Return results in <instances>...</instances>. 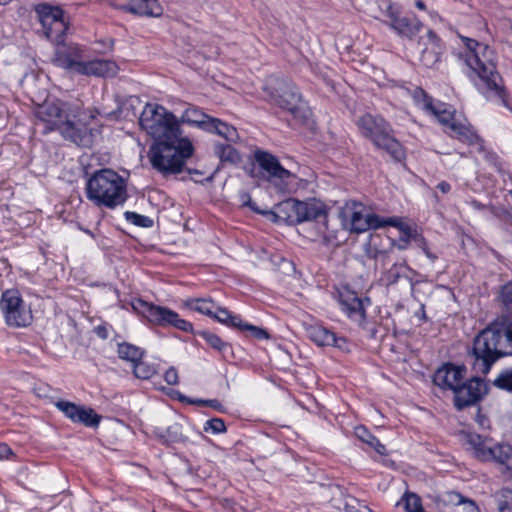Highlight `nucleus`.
Instances as JSON below:
<instances>
[{
    "label": "nucleus",
    "instance_id": "14",
    "mask_svg": "<svg viewBox=\"0 0 512 512\" xmlns=\"http://www.w3.org/2000/svg\"><path fill=\"white\" fill-rule=\"evenodd\" d=\"M35 12L46 38L59 43L68 28L63 10L58 6L40 3L35 6Z\"/></svg>",
    "mask_w": 512,
    "mask_h": 512
},
{
    "label": "nucleus",
    "instance_id": "50",
    "mask_svg": "<svg viewBox=\"0 0 512 512\" xmlns=\"http://www.w3.org/2000/svg\"><path fill=\"white\" fill-rule=\"evenodd\" d=\"M437 188L444 194L448 193L451 189V186L448 182L442 181L437 185Z\"/></svg>",
    "mask_w": 512,
    "mask_h": 512
},
{
    "label": "nucleus",
    "instance_id": "6",
    "mask_svg": "<svg viewBox=\"0 0 512 512\" xmlns=\"http://www.w3.org/2000/svg\"><path fill=\"white\" fill-rule=\"evenodd\" d=\"M86 190L88 199L110 209L122 205L127 198L125 181L110 169L96 172L88 180Z\"/></svg>",
    "mask_w": 512,
    "mask_h": 512
},
{
    "label": "nucleus",
    "instance_id": "51",
    "mask_svg": "<svg viewBox=\"0 0 512 512\" xmlns=\"http://www.w3.org/2000/svg\"><path fill=\"white\" fill-rule=\"evenodd\" d=\"M423 252L425 253V255L433 262L437 259L436 255L433 254L432 252H430V250L427 248V245L425 243H423Z\"/></svg>",
    "mask_w": 512,
    "mask_h": 512
},
{
    "label": "nucleus",
    "instance_id": "40",
    "mask_svg": "<svg viewBox=\"0 0 512 512\" xmlns=\"http://www.w3.org/2000/svg\"><path fill=\"white\" fill-rule=\"evenodd\" d=\"M125 215L128 221L140 227H151L153 224V221L149 217L139 215L135 212H126Z\"/></svg>",
    "mask_w": 512,
    "mask_h": 512
},
{
    "label": "nucleus",
    "instance_id": "15",
    "mask_svg": "<svg viewBox=\"0 0 512 512\" xmlns=\"http://www.w3.org/2000/svg\"><path fill=\"white\" fill-rule=\"evenodd\" d=\"M299 222L315 221L317 227V234L312 238L313 240H322L325 243H330L333 236L328 231L327 226V212L322 202L316 200L299 201Z\"/></svg>",
    "mask_w": 512,
    "mask_h": 512
},
{
    "label": "nucleus",
    "instance_id": "13",
    "mask_svg": "<svg viewBox=\"0 0 512 512\" xmlns=\"http://www.w3.org/2000/svg\"><path fill=\"white\" fill-rule=\"evenodd\" d=\"M254 157L261 169L262 177L274 186L277 191H287L293 174L285 169L274 155L268 152L258 150L255 152Z\"/></svg>",
    "mask_w": 512,
    "mask_h": 512
},
{
    "label": "nucleus",
    "instance_id": "49",
    "mask_svg": "<svg viewBox=\"0 0 512 512\" xmlns=\"http://www.w3.org/2000/svg\"><path fill=\"white\" fill-rule=\"evenodd\" d=\"M196 403L199 404V405H203V406L209 405V406L214 407V408H219V406H220V404H219V402L217 400H208V401H206V400H199Z\"/></svg>",
    "mask_w": 512,
    "mask_h": 512
},
{
    "label": "nucleus",
    "instance_id": "22",
    "mask_svg": "<svg viewBox=\"0 0 512 512\" xmlns=\"http://www.w3.org/2000/svg\"><path fill=\"white\" fill-rule=\"evenodd\" d=\"M309 338L318 346H335L341 350L346 349V340L337 338L333 332L322 326L308 328Z\"/></svg>",
    "mask_w": 512,
    "mask_h": 512
},
{
    "label": "nucleus",
    "instance_id": "36",
    "mask_svg": "<svg viewBox=\"0 0 512 512\" xmlns=\"http://www.w3.org/2000/svg\"><path fill=\"white\" fill-rule=\"evenodd\" d=\"M156 370L154 366L142 362L141 360L134 363V375L139 379H150Z\"/></svg>",
    "mask_w": 512,
    "mask_h": 512
},
{
    "label": "nucleus",
    "instance_id": "17",
    "mask_svg": "<svg viewBox=\"0 0 512 512\" xmlns=\"http://www.w3.org/2000/svg\"><path fill=\"white\" fill-rule=\"evenodd\" d=\"M56 407L73 422L81 423L87 427H96L100 423L101 416L92 408L76 405L68 401H59Z\"/></svg>",
    "mask_w": 512,
    "mask_h": 512
},
{
    "label": "nucleus",
    "instance_id": "32",
    "mask_svg": "<svg viewBox=\"0 0 512 512\" xmlns=\"http://www.w3.org/2000/svg\"><path fill=\"white\" fill-rule=\"evenodd\" d=\"M212 318L228 326L242 328L241 319L238 318L237 316L231 315L230 312L225 308L216 306Z\"/></svg>",
    "mask_w": 512,
    "mask_h": 512
},
{
    "label": "nucleus",
    "instance_id": "23",
    "mask_svg": "<svg viewBox=\"0 0 512 512\" xmlns=\"http://www.w3.org/2000/svg\"><path fill=\"white\" fill-rule=\"evenodd\" d=\"M213 117L208 116L196 107H188L182 114L180 120L176 121L180 123H187L190 125L197 126L203 130H207Z\"/></svg>",
    "mask_w": 512,
    "mask_h": 512
},
{
    "label": "nucleus",
    "instance_id": "21",
    "mask_svg": "<svg viewBox=\"0 0 512 512\" xmlns=\"http://www.w3.org/2000/svg\"><path fill=\"white\" fill-rule=\"evenodd\" d=\"M299 201L295 199L285 200L275 206L274 210L263 212L273 222L284 221L286 223H299Z\"/></svg>",
    "mask_w": 512,
    "mask_h": 512
},
{
    "label": "nucleus",
    "instance_id": "9",
    "mask_svg": "<svg viewBox=\"0 0 512 512\" xmlns=\"http://www.w3.org/2000/svg\"><path fill=\"white\" fill-rule=\"evenodd\" d=\"M357 126L362 135L369 138L378 149L384 150L396 161L404 159L405 152L401 144L391 136L390 126L382 117L365 114L358 119Z\"/></svg>",
    "mask_w": 512,
    "mask_h": 512
},
{
    "label": "nucleus",
    "instance_id": "26",
    "mask_svg": "<svg viewBox=\"0 0 512 512\" xmlns=\"http://www.w3.org/2000/svg\"><path fill=\"white\" fill-rule=\"evenodd\" d=\"M492 454L493 458L491 461L504 467L512 476V446L508 444L495 445Z\"/></svg>",
    "mask_w": 512,
    "mask_h": 512
},
{
    "label": "nucleus",
    "instance_id": "24",
    "mask_svg": "<svg viewBox=\"0 0 512 512\" xmlns=\"http://www.w3.org/2000/svg\"><path fill=\"white\" fill-rule=\"evenodd\" d=\"M391 28H393L398 34L406 37H412L415 35L420 29V22L413 18H405L399 17V14L394 17L389 23Z\"/></svg>",
    "mask_w": 512,
    "mask_h": 512
},
{
    "label": "nucleus",
    "instance_id": "54",
    "mask_svg": "<svg viewBox=\"0 0 512 512\" xmlns=\"http://www.w3.org/2000/svg\"><path fill=\"white\" fill-rule=\"evenodd\" d=\"M416 6L419 8V9H424L425 8V5H424V2L419 0L416 2Z\"/></svg>",
    "mask_w": 512,
    "mask_h": 512
},
{
    "label": "nucleus",
    "instance_id": "18",
    "mask_svg": "<svg viewBox=\"0 0 512 512\" xmlns=\"http://www.w3.org/2000/svg\"><path fill=\"white\" fill-rule=\"evenodd\" d=\"M460 437L475 458L484 462L492 460V450L495 445H493L491 438L470 431H461Z\"/></svg>",
    "mask_w": 512,
    "mask_h": 512
},
{
    "label": "nucleus",
    "instance_id": "41",
    "mask_svg": "<svg viewBox=\"0 0 512 512\" xmlns=\"http://www.w3.org/2000/svg\"><path fill=\"white\" fill-rule=\"evenodd\" d=\"M499 299L503 305L512 310V283L509 282L501 287L499 292Z\"/></svg>",
    "mask_w": 512,
    "mask_h": 512
},
{
    "label": "nucleus",
    "instance_id": "53",
    "mask_svg": "<svg viewBox=\"0 0 512 512\" xmlns=\"http://www.w3.org/2000/svg\"><path fill=\"white\" fill-rule=\"evenodd\" d=\"M477 421L479 425L482 427H485V424L488 422V420L485 417H479Z\"/></svg>",
    "mask_w": 512,
    "mask_h": 512
},
{
    "label": "nucleus",
    "instance_id": "37",
    "mask_svg": "<svg viewBox=\"0 0 512 512\" xmlns=\"http://www.w3.org/2000/svg\"><path fill=\"white\" fill-rule=\"evenodd\" d=\"M347 312L350 317H358L360 320L363 319L365 311L362 300L357 297H352L351 302L347 304Z\"/></svg>",
    "mask_w": 512,
    "mask_h": 512
},
{
    "label": "nucleus",
    "instance_id": "45",
    "mask_svg": "<svg viewBox=\"0 0 512 512\" xmlns=\"http://www.w3.org/2000/svg\"><path fill=\"white\" fill-rule=\"evenodd\" d=\"M164 379L169 385H176L178 383V373L174 367H170L164 375Z\"/></svg>",
    "mask_w": 512,
    "mask_h": 512
},
{
    "label": "nucleus",
    "instance_id": "39",
    "mask_svg": "<svg viewBox=\"0 0 512 512\" xmlns=\"http://www.w3.org/2000/svg\"><path fill=\"white\" fill-rule=\"evenodd\" d=\"M378 9L382 16H385L389 19L388 23L399 14L396 6L388 0H383L381 3H379Z\"/></svg>",
    "mask_w": 512,
    "mask_h": 512
},
{
    "label": "nucleus",
    "instance_id": "44",
    "mask_svg": "<svg viewBox=\"0 0 512 512\" xmlns=\"http://www.w3.org/2000/svg\"><path fill=\"white\" fill-rule=\"evenodd\" d=\"M212 430L214 433H221L226 430L225 423L222 419L213 418L206 422L205 430Z\"/></svg>",
    "mask_w": 512,
    "mask_h": 512
},
{
    "label": "nucleus",
    "instance_id": "48",
    "mask_svg": "<svg viewBox=\"0 0 512 512\" xmlns=\"http://www.w3.org/2000/svg\"><path fill=\"white\" fill-rule=\"evenodd\" d=\"M358 506L359 504L356 502L348 503L346 504L345 510L346 512H371V510L365 506H363L362 509H360Z\"/></svg>",
    "mask_w": 512,
    "mask_h": 512
},
{
    "label": "nucleus",
    "instance_id": "16",
    "mask_svg": "<svg viewBox=\"0 0 512 512\" xmlns=\"http://www.w3.org/2000/svg\"><path fill=\"white\" fill-rule=\"evenodd\" d=\"M486 384L478 377H473L468 382L460 383L455 390L454 402L458 409L475 404L486 393Z\"/></svg>",
    "mask_w": 512,
    "mask_h": 512
},
{
    "label": "nucleus",
    "instance_id": "8",
    "mask_svg": "<svg viewBox=\"0 0 512 512\" xmlns=\"http://www.w3.org/2000/svg\"><path fill=\"white\" fill-rule=\"evenodd\" d=\"M413 98L426 112L433 115L452 137L469 144L477 140V135L470 127L455 118V110L447 104H434L433 100L420 88L414 90Z\"/></svg>",
    "mask_w": 512,
    "mask_h": 512
},
{
    "label": "nucleus",
    "instance_id": "46",
    "mask_svg": "<svg viewBox=\"0 0 512 512\" xmlns=\"http://www.w3.org/2000/svg\"><path fill=\"white\" fill-rule=\"evenodd\" d=\"M206 339L213 348H216L218 350H221L222 347L224 346L222 340L214 334L207 335Z\"/></svg>",
    "mask_w": 512,
    "mask_h": 512
},
{
    "label": "nucleus",
    "instance_id": "34",
    "mask_svg": "<svg viewBox=\"0 0 512 512\" xmlns=\"http://www.w3.org/2000/svg\"><path fill=\"white\" fill-rule=\"evenodd\" d=\"M500 512H512V490L502 489L495 495Z\"/></svg>",
    "mask_w": 512,
    "mask_h": 512
},
{
    "label": "nucleus",
    "instance_id": "20",
    "mask_svg": "<svg viewBox=\"0 0 512 512\" xmlns=\"http://www.w3.org/2000/svg\"><path fill=\"white\" fill-rule=\"evenodd\" d=\"M115 6L139 16L159 17L162 7L156 0H114Z\"/></svg>",
    "mask_w": 512,
    "mask_h": 512
},
{
    "label": "nucleus",
    "instance_id": "33",
    "mask_svg": "<svg viewBox=\"0 0 512 512\" xmlns=\"http://www.w3.org/2000/svg\"><path fill=\"white\" fill-rule=\"evenodd\" d=\"M403 505L406 512H425L422 503L421 498L412 492H406L401 500L397 502V505Z\"/></svg>",
    "mask_w": 512,
    "mask_h": 512
},
{
    "label": "nucleus",
    "instance_id": "52",
    "mask_svg": "<svg viewBox=\"0 0 512 512\" xmlns=\"http://www.w3.org/2000/svg\"><path fill=\"white\" fill-rule=\"evenodd\" d=\"M469 205L471 207H473L474 209H478V210L484 209V207H485L483 204H481L480 202H478L476 200L470 201Z\"/></svg>",
    "mask_w": 512,
    "mask_h": 512
},
{
    "label": "nucleus",
    "instance_id": "11",
    "mask_svg": "<svg viewBox=\"0 0 512 512\" xmlns=\"http://www.w3.org/2000/svg\"><path fill=\"white\" fill-rule=\"evenodd\" d=\"M0 310L9 326L25 327L32 322V312L16 289H8L2 293Z\"/></svg>",
    "mask_w": 512,
    "mask_h": 512
},
{
    "label": "nucleus",
    "instance_id": "4",
    "mask_svg": "<svg viewBox=\"0 0 512 512\" xmlns=\"http://www.w3.org/2000/svg\"><path fill=\"white\" fill-rule=\"evenodd\" d=\"M465 47V63L481 80L487 92L502 97V78L496 70L494 51L486 44L472 38L461 37Z\"/></svg>",
    "mask_w": 512,
    "mask_h": 512
},
{
    "label": "nucleus",
    "instance_id": "25",
    "mask_svg": "<svg viewBox=\"0 0 512 512\" xmlns=\"http://www.w3.org/2000/svg\"><path fill=\"white\" fill-rule=\"evenodd\" d=\"M206 131L214 132L231 143L237 142L240 138L236 128L229 126L217 118H212Z\"/></svg>",
    "mask_w": 512,
    "mask_h": 512
},
{
    "label": "nucleus",
    "instance_id": "38",
    "mask_svg": "<svg viewBox=\"0 0 512 512\" xmlns=\"http://www.w3.org/2000/svg\"><path fill=\"white\" fill-rule=\"evenodd\" d=\"M494 385L512 392V369L503 371L495 380Z\"/></svg>",
    "mask_w": 512,
    "mask_h": 512
},
{
    "label": "nucleus",
    "instance_id": "31",
    "mask_svg": "<svg viewBox=\"0 0 512 512\" xmlns=\"http://www.w3.org/2000/svg\"><path fill=\"white\" fill-rule=\"evenodd\" d=\"M144 352L137 346L129 343H121L118 346V355L121 359L136 363L141 360Z\"/></svg>",
    "mask_w": 512,
    "mask_h": 512
},
{
    "label": "nucleus",
    "instance_id": "2",
    "mask_svg": "<svg viewBox=\"0 0 512 512\" xmlns=\"http://www.w3.org/2000/svg\"><path fill=\"white\" fill-rule=\"evenodd\" d=\"M39 119L47 123L49 129H58L62 136L78 146L89 147L93 143L94 132L88 128L94 115L80 111L76 105L68 103H45L37 110Z\"/></svg>",
    "mask_w": 512,
    "mask_h": 512
},
{
    "label": "nucleus",
    "instance_id": "7",
    "mask_svg": "<svg viewBox=\"0 0 512 512\" xmlns=\"http://www.w3.org/2000/svg\"><path fill=\"white\" fill-rule=\"evenodd\" d=\"M53 61L57 66L80 75L114 77L119 72L118 65L111 60L83 61L77 46L57 50Z\"/></svg>",
    "mask_w": 512,
    "mask_h": 512
},
{
    "label": "nucleus",
    "instance_id": "12",
    "mask_svg": "<svg viewBox=\"0 0 512 512\" xmlns=\"http://www.w3.org/2000/svg\"><path fill=\"white\" fill-rule=\"evenodd\" d=\"M132 306L135 311L144 316L149 322L160 326H174L182 331L192 330V324L165 307L156 306L141 299H136Z\"/></svg>",
    "mask_w": 512,
    "mask_h": 512
},
{
    "label": "nucleus",
    "instance_id": "42",
    "mask_svg": "<svg viewBox=\"0 0 512 512\" xmlns=\"http://www.w3.org/2000/svg\"><path fill=\"white\" fill-rule=\"evenodd\" d=\"M240 329L249 331L251 333V336L256 339H268L269 338L268 332L260 327H257V326H253V325L246 324V323L242 322V328H240Z\"/></svg>",
    "mask_w": 512,
    "mask_h": 512
},
{
    "label": "nucleus",
    "instance_id": "30",
    "mask_svg": "<svg viewBox=\"0 0 512 512\" xmlns=\"http://www.w3.org/2000/svg\"><path fill=\"white\" fill-rule=\"evenodd\" d=\"M428 36L430 39V47H427L423 50L420 61L426 67L433 66L439 59L438 52L436 50V36L432 31H428Z\"/></svg>",
    "mask_w": 512,
    "mask_h": 512
},
{
    "label": "nucleus",
    "instance_id": "43",
    "mask_svg": "<svg viewBox=\"0 0 512 512\" xmlns=\"http://www.w3.org/2000/svg\"><path fill=\"white\" fill-rule=\"evenodd\" d=\"M239 201H240L242 206L249 207L252 211H254L256 213H259V214L263 215V212L266 211V210L259 209L256 206V203L253 202V200L251 199L250 194L247 193V192H240L239 193Z\"/></svg>",
    "mask_w": 512,
    "mask_h": 512
},
{
    "label": "nucleus",
    "instance_id": "55",
    "mask_svg": "<svg viewBox=\"0 0 512 512\" xmlns=\"http://www.w3.org/2000/svg\"><path fill=\"white\" fill-rule=\"evenodd\" d=\"M97 330H98V334H99L100 336H102L103 338H105V337H106V335H105V329H104V328H100V327H99Z\"/></svg>",
    "mask_w": 512,
    "mask_h": 512
},
{
    "label": "nucleus",
    "instance_id": "47",
    "mask_svg": "<svg viewBox=\"0 0 512 512\" xmlns=\"http://www.w3.org/2000/svg\"><path fill=\"white\" fill-rule=\"evenodd\" d=\"M13 455L11 448L3 443H0V461L7 460L10 456Z\"/></svg>",
    "mask_w": 512,
    "mask_h": 512
},
{
    "label": "nucleus",
    "instance_id": "5",
    "mask_svg": "<svg viewBox=\"0 0 512 512\" xmlns=\"http://www.w3.org/2000/svg\"><path fill=\"white\" fill-rule=\"evenodd\" d=\"M263 91L267 94L268 101L289 112L301 123H309L311 110L292 82L272 76L266 80Z\"/></svg>",
    "mask_w": 512,
    "mask_h": 512
},
{
    "label": "nucleus",
    "instance_id": "27",
    "mask_svg": "<svg viewBox=\"0 0 512 512\" xmlns=\"http://www.w3.org/2000/svg\"><path fill=\"white\" fill-rule=\"evenodd\" d=\"M356 437L362 442L368 444L371 448H373L378 454L386 455L387 450L386 447L380 443V441L374 437L365 427L358 426L355 428Z\"/></svg>",
    "mask_w": 512,
    "mask_h": 512
},
{
    "label": "nucleus",
    "instance_id": "56",
    "mask_svg": "<svg viewBox=\"0 0 512 512\" xmlns=\"http://www.w3.org/2000/svg\"><path fill=\"white\" fill-rule=\"evenodd\" d=\"M12 0H0V5H6L8 4L9 2H11Z\"/></svg>",
    "mask_w": 512,
    "mask_h": 512
},
{
    "label": "nucleus",
    "instance_id": "35",
    "mask_svg": "<svg viewBox=\"0 0 512 512\" xmlns=\"http://www.w3.org/2000/svg\"><path fill=\"white\" fill-rule=\"evenodd\" d=\"M451 501H455L457 503L455 512H479L478 507L471 500L464 499L459 494H451Z\"/></svg>",
    "mask_w": 512,
    "mask_h": 512
},
{
    "label": "nucleus",
    "instance_id": "19",
    "mask_svg": "<svg viewBox=\"0 0 512 512\" xmlns=\"http://www.w3.org/2000/svg\"><path fill=\"white\" fill-rule=\"evenodd\" d=\"M464 375V367L446 364L435 372L433 381L437 386L444 389H451L455 392L462 382Z\"/></svg>",
    "mask_w": 512,
    "mask_h": 512
},
{
    "label": "nucleus",
    "instance_id": "29",
    "mask_svg": "<svg viewBox=\"0 0 512 512\" xmlns=\"http://www.w3.org/2000/svg\"><path fill=\"white\" fill-rule=\"evenodd\" d=\"M185 307L212 317L216 305L210 299H189L184 302Z\"/></svg>",
    "mask_w": 512,
    "mask_h": 512
},
{
    "label": "nucleus",
    "instance_id": "28",
    "mask_svg": "<svg viewBox=\"0 0 512 512\" xmlns=\"http://www.w3.org/2000/svg\"><path fill=\"white\" fill-rule=\"evenodd\" d=\"M215 153L221 162L238 164L242 160L240 153L230 144H216Z\"/></svg>",
    "mask_w": 512,
    "mask_h": 512
},
{
    "label": "nucleus",
    "instance_id": "10",
    "mask_svg": "<svg viewBox=\"0 0 512 512\" xmlns=\"http://www.w3.org/2000/svg\"><path fill=\"white\" fill-rule=\"evenodd\" d=\"M341 218L343 226L355 233H362L386 225L394 227L399 225L397 218L381 219L374 214L366 213L364 206L356 202L347 203L343 207Z\"/></svg>",
    "mask_w": 512,
    "mask_h": 512
},
{
    "label": "nucleus",
    "instance_id": "3",
    "mask_svg": "<svg viewBox=\"0 0 512 512\" xmlns=\"http://www.w3.org/2000/svg\"><path fill=\"white\" fill-rule=\"evenodd\" d=\"M474 368L487 374L501 357L512 355V321L497 319L482 330L473 341Z\"/></svg>",
    "mask_w": 512,
    "mask_h": 512
},
{
    "label": "nucleus",
    "instance_id": "1",
    "mask_svg": "<svg viewBox=\"0 0 512 512\" xmlns=\"http://www.w3.org/2000/svg\"><path fill=\"white\" fill-rule=\"evenodd\" d=\"M139 124L155 139L148 153L152 167L164 175L180 173L193 154V146L182 137L176 117L160 105L147 104Z\"/></svg>",
    "mask_w": 512,
    "mask_h": 512
}]
</instances>
